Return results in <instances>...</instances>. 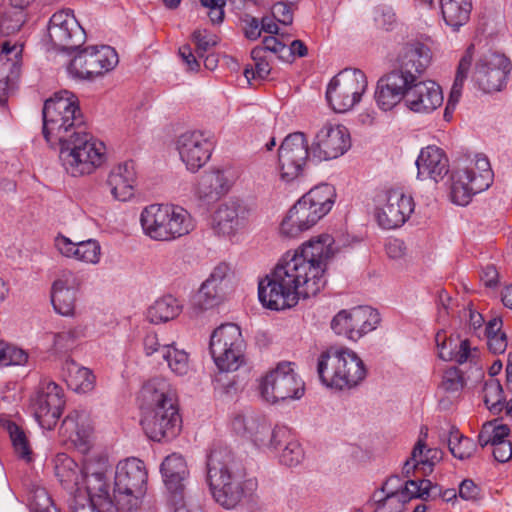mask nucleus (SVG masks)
I'll return each instance as SVG.
<instances>
[{
  "label": "nucleus",
  "instance_id": "c85d7f7f",
  "mask_svg": "<svg viewBox=\"0 0 512 512\" xmlns=\"http://www.w3.org/2000/svg\"><path fill=\"white\" fill-rule=\"evenodd\" d=\"M160 473L168 491V497L181 499L187 493L189 470L182 455L172 453L164 458L160 465Z\"/></svg>",
  "mask_w": 512,
  "mask_h": 512
},
{
  "label": "nucleus",
  "instance_id": "09e8293b",
  "mask_svg": "<svg viewBox=\"0 0 512 512\" xmlns=\"http://www.w3.org/2000/svg\"><path fill=\"white\" fill-rule=\"evenodd\" d=\"M251 57L254 60V66H247L244 70V76L247 81L252 79L264 80L268 77L271 71L269 63L263 59V49L255 47L251 51Z\"/></svg>",
  "mask_w": 512,
  "mask_h": 512
},
{
  "label": "nucleus",
  "instance_id": "f3484780",
  "mask_svg": "<svg viewBox=\"0 0 512 512\" xmlns=\"http://www.w3.org/2000/svg\"><path fill=\"white\" fill-rule=\"evenodd\" d=\"M47 30L51 43L61 50L77 49L86 40L85 30L71 9L55 12L49 20Z\"/></svg>",
  "mask_w": 512,
  "mask_h": 512
},
{
  "label": "nucleus",
  "instance_id": "7ed1b4c3",
  "mask_svg": "<svg viewBox=\"0 0 512 512\" xmlns=\"http://www.w3.org/2000/svg\"><path fill=\"white\" fill-rule=\"evenodd\" d=\"M142 416L140 425L153 441H170L181 431L177 390L165 378L146 381L137 396Z\"/></svg>",
  "mask_w": 512,
  "mask_h": 512
},
{
  "label": "nucleus",
  "instance_id": "338daca9",
  "mask_svg": "<svg viewBox=\"0 0 512 512\" xmlns=\"http://www.w3.org/2000/svg\"><path fill=\"white\" fill-rule=\"evenodd\" d=\"M169 504L174 512H203L199 506L193 505L187 497V493L181 495V499L168 497Z\"/></svg>",
  "mask_w": 512,
  "mask_h": 512
},
{
  "label": "nucleus",
  "instance_id": "4be33fe9",
  "mask_svg": "<svg viewBox=\"0 0 512 512\" xmlns=\"http://www.w3.org/2000/svg\"><path fill=\"white\" fill-rule=\"evenodd\" d=\"M414 201L400 189L387 192L385 202L377 208L376 219L384 229L402 226L414 211Z\"/></svg>",
  "mask_w": 512,
  "mask_h": 512
},
{
  "label": "nucleus",
  "instance_id": "1a4fd4ad",
  "mask_svg": "<svg viewBox=\"0 0 512 512\" xmlns=\"http://www.w3.org/2000/svg\"><path fill=\"white\" fill-rule=\"evenodd\" d=\"M430 48L422 42L406 43L397 57V68L378 80L377 86L400 88L421 78L431 63Z\"/></svg>",
  "mask_w": 512,
  "mask_h": 512
},
{
  "label": "nucleus",
  "instance_id": "cd10ccee",
  "mask_svg": "<svg viewBox=\"0 0 512 512\" xmlns=\"http://www.w3.org/2000/svg\"><path fill=\"white\" fill-rule=\"evenodd\" d=\"M322 216L303 196L288 211L280 224V233L289 238L298 237L303 231L314 226Z\"/></svg>",
  "mask_w": 512,
  "mask_h": 512
},
{
  "label": "nucleus",
  "instance_id": "393cba45",
  "mask_svg": "<svg viewBox=\"0 0 512 512\" xmlns=\"http://www.w3.org/2000/svg\"><path fill=\"white\" fill-rule=\"evenodd\" d=\"M57 252L67 258L87 265H98L102 259V247L97 239L89 238L74 242L69 237L59 233L54 238Z\"/></svg>",
  "mask_w": 512,
  "mask_h": 512
},
{
  "label": "nucleus",
  "instance_id": "0e129e2a",
  "mask_svg": "<svg viewBox=\"0 0 512 512\" xmlns=\"http://www.w3.org/2000/svg\"><path fill=\"white\" fill-rule=\"evenodd\" d=\"M425 449V443L420 439L415 447L412 450L411 453V459L419 463L422 467V469L428 468L429 470H432L433 462L430 461L429 455L432 453V450L428 449L426 453L424 454Z\"/></svg>",
  "mask_w": 512,
  "mask_h": 512
},
{
  "label": "nucleus",
  "instance_id": "b1692460",
  "mask_svg": "<svg viewBox=\"0 0 512 512\" xmlns=\"http://www.w3.org/2000/svg\"><path fill=\"white\" fill-rule=\"evenodd\" d=\"M81 286L80 277L71 270L62 271L53 282L51 301L55 311L62 316L75 314L77 294Z\"/></svg>",
  "mask_w": 512,
  "mask_h": 512
},
{
  "label": "nucleus",
  "instance_id": "a18cd8bd",
  "mask_svg": "<svg viewBox=\"0 0 512 512\" xmlns=\"http://www.w3.org/2000/svg\"><path fill=\"white\" fill-rule=\"evenodd\" d=\"M87 337V328L83 325H77L69 329L63 330L54 335V347L58 351H69L73 349L77 343Z\"/></svg>",
  "mask_w": 512,
  "mask_h": 512
},
{
  "label": "nucleus",
  "instance_id": "473e14b6",
  "mask_svg": "<svg viewBox=\"0 0 512 512\" xmlns=\"http://www.w3.org/2000/svg\"><path fill=\"white\" fill-rule=\"evenodd\" d=\"M474 51H475L474 44H470L467 47L464 54L462 55V57L460 58V61H459V64H458V67L456 70L455 80L451 87L449 98H448V101H447V104L445 107V111H444V118L448 121L452 118V115L456 108V105L458 104L460 97L462 95V89H463L464 82L468 77V74L470 72V69H471V66L473 63Z\"/></svg>",
  "mask_w": 512,
  "mask_h": 512
},
{
  "label": "nucleus",
  "instance_id": "603ef678",
  "mask_svg": "<svg viewBox=\"0 0 512 512\" xmlns=\"http://www.w3.org/2000/svg\"><path fill=\"white\" fill-rule=\"evenodd\" d=\"M376 495H374L375 512H402L405 499H402L399 492H388L379 499H376Z\"/></svg>",
  "mask_w": 512,
  "mask_h": 512
},
{
  "label": "nucleus",
  "instance_id": "f257e3e1",
  "mask_svg": "<svg viewBox=\"0 0 512 512\" xmlns=\"http://www.w3.org/2000/svg\"><path fill=\"white\" fill-rule=\"evenodd\" d=\"M334 239L322 234L287 251L266 278L259 282L258 297L264 307L284 310L300 299L315 296L326 285L325 270L333 256Z\"/></svg>",
  "mask_w": 512,
  "mask_h": 512
},
{
  "label": "nucleus",
  "instance_id": "13d9d810",
  "mask_svg": "<svg viewBox=\"0 0 512 512\" xmlns=\"http://www.w3.org/2000/svg\"><path fill=\"white\" fill-rule=\"evenodd\" d=\"M142 348L146 356L159 354L162 356V348L168 343H161L158 335L154 331H148L142 338Z\"/></svg>",
  "mask_w": 512,
  "mask_h": 512
},
{
  "label": "nucleus",
  "instance_id": "6e6d98bb",
  "mask_svg": "<svg viewBox=\"0 0 512 512\" xmlns=\"http://www.w3.org/2000/svg\"><path fill=\"white\" fill-rule=\"evenodd\" d=\"M443 389L447 392H458L464 387V379L460 370L451 367L444 372L442 383Z\"/></svg>",
  "mask_w": 512,
  "mask_h": 512
},
{
  "label": "nucleus",
  "instance_id": "412c9836",
  "mask_svg": "<svg viewBox=\"0 0 512 512\" xmlns=\"http://www.w3.org/2000/svg\"><path fill=\"white\" fill-rule=\"evenodd\" d=\"M229 267L222 263L216 266L209 277L201 284L192 299V309L198 314L220 305L226 295L229 283Z\"/></svg>",
  "mask_w": 512,
  "mask_h": 512
},
{
  "label": "nucleus",
  "instance_id": "f03ea898",
  "mask_svg": "<svg viewBox=\"0 0 512 512\" xmlns=\"http://www.w3.org/2000/svg\"><path fill=\"white\" fill-rule=\"evenodd\" d=\"M43 135L59 145V159L72 177L93 174L108 161L107 147L83 126L77 97L63 90L47 99L43 107Z\"/></svg>",
  "mask_w": 512,
  "mask_h": 512
},
{
  "label": "nucleus",
  "instance_id": "58836bf2",
  "mask_svg": "<svg viewBox=\"0 0 512 512\" xmlns=\"http://www.w3.org/2000/svg\"><path fill=\"white\" fill-rule=\"evenodd\" d=\"M55 475L66 488H76L80 485L81 470L75 460L65 453L57 454L54 459Z\"/></svg>",
  "mask_w": 512,
  "mask_h": 512
},
{
  "label": "nucleus",
  "instance_id": "39448f33",
  "mask_svg": "<svg viewBox=\"0 0 512 512\" xmlns=\"http://www.w3.org/2000/svg\"><path fill=\"white\" fill-rule=\"evenodd\" d=\"M317 373L326 387L344 390L358 386L366 378L367 369L354 351L330 347L318 357Z\"/></svg>",
  "mask_w": 512,
  "mask_h": 512
},
{
  "label": "nucleus",
  "instance_id": "ea45409f",
  "mask_svg": "<svg viewBox=\"0 0 512 512\" xmlns=\"http://www.w3.org/2000/svg\"><path fill=\"white\" fill-rule=\"evenodd\" d=\"M335 189L330 184H321L303 195V198L324 217L335 202Z\"/></svg>",
  "mask_w": 512,
  "mask_h": 512
},
{
  "label": "nucleus",
  "instance_id": "bf43d9fd",
  "mask_svg": "<svg viewBox=\"0 0 512 512\" xmlns=\"http://www.w3.org/2000/svg\"><path fill=\"white\" fill-rule=\"evenodd\" d=\"M115 489L121 494H128V459L121 460L116 466Z\"/></svg>",
  "mask_w": 512,
  "mask_h": 512
},
{
  "label": "nucleus",
  "instance_id": "5701e85b",
  "mask_svg": "<svg viewBox=\"0 0 512 512\" xmlns=\"http://www.w3.org/2000/svg\"><path fill=\"white\" fill-rule=\"evenodd\" d=\"M177 150L187 169L196 172L209 160L212 143L202 132L189 131L179 136Z\"/></svg>",
  "mask_w": 512,
  "mask_h": 512
},
{
  "label": "nucleus",
  "instance_id": "3c124183",
  "mask_svg": "<svg viewBox=\"0 0 512 512\" xmlns=\"http://www.w3.org/2000/svg\"><path fill=\"white\" fill-rule=\"evenodd\" d=\"M29 505L31 512H60L43 487H37L32 491Z\"/></svg>",
  "mask_w": 512,
  "mask_h": 512
},
{
  "label": "nucleus",
  "instance_id": "052dcab7",
  "mask_svg": "<svg viewBox=\"0 0 512 512\" xmlns=\"http://www.w3.org/2000/svg\"><path fill=\"white\" fill-rule=\"evenodd\" d=\"M243 32L247 39L257 40L262 33L259 19L256 17L245 14L242 18Z\"/></svg>",
  "mask_w": 512,
  "mask_h": 512
},
{
  "label": "nucleus",
  "instance_id": "e2e57ef3",
  "mask_svg": "<svg viewBox=\"0 0 512 512\" xmlns=\"http://www.w3.org/2000/svg\"><path fill=\"white\" fill-rule=\"evenodd\" d=\"M275 34H271L270 36L264 37L262 43L263 46L260 48L263 49V53L265 51H270L279 56V58L284 59L287 51V43L282 42L280 39L274 36Z\"/></svg>",
  "mask_w": 512,
  "mask_h": 512
},
{
  "label": "nucleus",
  "instance_id": "79ce46f5",
  "mask_svg": "<svg viewBox=\"0 0 512 512\" xmlns=\"http://www.w3.org/2000/svg\"><path fill=\"white\" fill-rule=\"evenodd\" d=\"M448 447L451 454L460 460L472 457L477 450L476 443L471 438L460 434L456 426L450 429Z\"/></svg>",
  "mask_w": 512,
  "mask_h": 512
},
{
  "label": "nucleus",
  "instance_id": "4468645a",
  "mask_svg": "<svg viewBox=\"0 0 512 512\" xmlns=\"http://www.w3.org/2000/svg\"><path fill=\"white\" fill-rule=\"evenodd\" d=\"M64 390L57 383L49 380L42 381L32 400V410L35 420L44 430L53 429L65 406Z\"/></svg>",
  "mask_w": 512,
  "mask_h": 512
},
{
  "label": "nucleus",
  "instance_id": "9b49d317",
  "mask_svg": "<svg viewBox=\"0 0 512 512\" xmlns=\"http://www.w3.org/2000/svg\"><path fill=\"white\" fill-rule=\"evenodd\" d=\"M293 366L292 362H280L262 378L260 393L266 402L276 404L298 400L304 395V382Z\"/></svg>",
  "mask_w": 512,
  "mask_h": 512
},
{
  "label": "nucleus",
  "instance_id": "8fccbe9b",
  "mask_svg": "<svg viewBox=\"0 0 512 512\" xmlns=\"http://www.w3.org/2000/svg\"><path fill=\"white\" fill-rule=\"evenodd\" d=\"M282 444H285V447L279 456L280 462L288 467H294L300 464L304 458V451L300 443L290 436L286 440H283Z\"/></svg>",
  "mask_w": 512,
  "mask_h": 512
},
{
  "label": "nucleus",
  "instance_id": "6e6552de",
  "mask_svg": "<svg viewBox=\"0 0 512 512\" xmlns=\"http://www.w3.org/2000/svg\"><path fill=\"white\" fill-rule=\"evenodd\" d=\"M493 172L487 157L477 154L470 164L451 175L450 197L453 203L467 205L472 197L489 188Z\"/></svg>",
  "mask_w": 512,
  "mask_h": 512
},
{
  "label": "nucleus",
  "instance_id": "4d7b16f0",
  "mask_svg": "<svg viewBox=\"0 0 512 512\" xmlns=\"http://www.w3.org/2000/svg\"><path fill=\"white\" fill-rule=\"evenodd\" d=\"M256 418L257 416L252 413L236 414L231 421V427L236 434L247 437L250 429L255 425Z\"/></svg>",
  "mask_w": 512,
  "mask_h": 512
},
{
  "label": "nucleus",
  "instance_id": "5fc2aeb1",
  "mask_svg": "<svg viewBox=\"0 0 512 512\" xmlns=\"http://www.w3.org/2000/svg\"><path fill=\"white\" fill-rule=\"evenodd\" d=\"M373 19L376 27L392 31L397 25V17L392 7L379 5L374 9Z\"/></svg>",
  "mask_w": 512,
  "mask_h": 512
},
{
  "label": "nucleus",
  "instance_id": "9d476101",
  "mask_svg": "<svg viewBox=\"0 0 512 512\" xmlns=\"http://www.w3.org/2000/svg\"><path fill=\"white\" fill-rule=\"evenodd\" d=\"M245 341L234 323L216 328L210 337L209 351L220 371H236L244 361Z\"/></svg>",
  "mask_w": 512,
  "mask_h": 512
},
{
  "label": "nucleus",
  "instance_id": "bb28decb",
  "mask_svg": "<svg viewBox=\"0 0 512 512\" xmlns=\"http://www.w3.org/2000/svg\"><path fill=\"white\" fill-rule=\"evenodd\" d=\"M249 207L241 200L229 199L222 203L214 215V229L218 234L230 236L243 229L250 216Z\"/></svg>",
  "mask_w": 512,
  "mask_h": 512
},
{
  "label": "nucleus",
  "instance_id": "72a5a7b5",
  "mask_svg": "<svg viewBox=\"0 0 512 512\" xmlns=\"http://www.w3.org/2000/svg\"><path fill=\"white\" fill-rule=\"evenodd\" d=\"M63 374L68 387L79 394H86L95 388L96 377L92 370L68 358L63 365Z\"/></svg>",
  "mask_w": 512,
  "mask_h": 512
},
{
  "label": "nucleus",
  "instance_id": "7c9ffc66",
  "mask_svg": "<svg viewBox=\"0 0 512 512\" xmlns=\"http://www.w3.org/2000/svg\"><path fill=\"white\" fill-rule=\"evenodd\" d=\"M148 472L142 460L130 457V512H156V509L145 501L147 492Z\"/></svg>",
  "mask_w": 512,
  "mask_h": 512
},
{
  "label": "nucleus",
  "instance_id": "f8f14e48",
  "mask_svg": "<svg viewBox=\"0 0 512 512\" xmlns=\"http://www.w3.org/2000/svg\"><path fill=\"white\" fill-rule=\"evenodd\" d=\"M367 89V78L358 69H344L329 82L326 99L337 113L351 110Z\"/></svg>",
  "mask_w": 512,
  "mask_h": 512
},
{
  "label": "nucleus",
  "instance_id": "680f3d73",
  "mask_svg": "<svg viewBox=\"0 0 512 512\" xmlns=\"http://www.w3.org/2000/svg\"><path fill=\"white\" fill-rule=\"evenodd\" d=\"M192 39L196 44V52L198 57H203L211 47L216 45L213 38H209L206 30H196L192 34Z\"/></svg>",
  "mask_w": 512,
  "mask_h": 512
},
{
  "label": "nucleus",
  "instance_id": "c756f323",
  "mask_svg": "<svg viewBox=\"0 0 512 512\" xmlns=\"http://www.w3.org/2000/svg\"><path fill=\"white\" fill-rule=\"evenodd\" d=\"M416 166L418 178H430L435 182L442 180L449 172V161L445 152L435 145L421 149Z\"/></svg>",
  "mask_w": 512,
  "mask_h": 512
},
{
  "label": "nucleus",
  "instance_id": "49530a36",
  "mask_svg": "<svg viewBox=\"0 0 512 512\" xmlns=\"http://www.w3.org/2000/svg\"><path fill=\"white\" fill-rule=\"evenodd\" d=\"M484 403L490 412L498 414L503 410L505 397L501 383L497 379H490L485 382Z\"/></svg>",
  "mask_w": 512,
  "mask_h": 512
},
{
  "label": "nucleus",
  "instance_id": "a878e982",
  "mask_svg": "<svg viewBox=\"0 0 512 512\" xmlns=\"http://www.w3.org/2000/svg\"><path fill=\"white\" fill-rule=\"evenodd\" d=\"M60 436L76 449L85 453L89 450L92 437L91 418L85 410H73L62 421Z\"/></svg>",
  "mask_w": 512,
  "mask_h": 512
},
{
  "label": "nucleus",
  "instance_id": "f704fd0d",
  "mask_svg": "<svg viewBox=\"0 0 512 512\" xmlns=\"http://www.w3.org/2000/svg\"><path fill=\"white\" fill-rule=\"evenodd\" d=\"M443 20L453 31L468 23L472 11V0H440Z\"/></svg>",
  "mask_w": 512,
  "mask_h": 512
},
{
  "label": "nucleus",
  "instance_id": "c03bdc74",
  "mask_svg": "<svg viewBox=\"0 0 512 512\" xmlns=\"http://www.w3.org/2000/svg\"><path fill=\"white\" fill-rule=\"evenodd\" d=\"M509 434L510 429L506 424L498 423L497 420L486 422L478 435V443L482 448L488 444L495 446L500 442L509 441L507 439Z\"/></svg>",
  "mask_w": 512,
  "mask_h": 512
},
{
  "label": "nucleus",
  "instance_id": "6ab92c4d",
  "mask_svg": "<svg viewBox=\"0 0 512 512\" xmlns=\"http://www.w3.org/2000/svg\"><path fill=\"white\" fill-rule=\"evenodd\" d=\"M510 70L511 62L508 58L502 54L487 52L478 58L472 79L486 93L500 91Z\"/></svg>",
  "mask_w": 512,
  "mask_h": 512
},
{
  "label": "nucleus",
  "instance_id": "a211bd4d",
  "mask_svg": "<svg viewBox=\"0 0 512 512\" xmlns=\"http://www.w3.org/2000/svg\"><path fill=\"white\" fill-rule=\"evenodd\" d=\"M350 147V134L344 125L325 123L316 133L310 152L318 161H329L342 156Z\"/></svg>",
  "mask_w": 512,
  "mask_h": 512
},
{
  "label": "nucleus",
  "instance_id": "de8ad7c7",
  "mask_svg": "<svg viewBox=\"0 0 512 512\" xmlns=\"http://www.w3.org/2000/svg\"><path fill=\"white\" fill-rule=\"evenodd\" d=\"M8 431L16 455L27 463L31 462L33 453L24 431L15 423L8 425Z\"/></svg>",
  "mask_w": 512,
  "mask_h": 512
},
{
  "label": "nucleus",
  "instance_id": "2eb2a0df",
  "mask_svg": "<svg viewBox=\"0 0 512 512\" xmlns=\"http://www.w3.org/2000/svg\"><path fill=\"white\" fill-rule=\"evenodd\" d=\"M309 154L310 146L304 133L294 132L287 135L278 149L281 179L291 182L302 175Z\"/></svg>",
  "mask_w": 512,
  "mask_h": 512
},
{
  "label": "nucleus",
  "instance_id": "4c0bfd02",
  "mask_svg": "<svg viewBox=\"0 0 512 512\" xmlns=\"http://www.w3.org/2000/svg\"><path fill=\"white\" fill-rule=\"evenodd\" d=\"M436 345L438 347V355L444 361L454 360L458 364H464L473 357L469 341L460 342L458 349L452 348L453 340L447 339L445 332H438L435 336Z\"/></svg>",
  "mask_w": 512,
  "mask_h": 512
},
{
  "label": "nucleus",
  "instance_id": "20e7f679",
  "mask_svg": "<svg viewBox=\"0 0 512 512\" xmlns=\"http://www.w3.org/2000/svg\"><path fill=\"white\" fill-rule=\"evenodd\" d=\"M207 482L213 499L225 509H234L256 485L227 449L212 450L207 458Z\"/></svg>",
  "mask_w": 512,
  "mask_h": 512
},
{
  "label": "nucleus",
  "instance_id": "37998d69",
  "mask_svg": "<svg viewBox=\"0 0 512 512\" xmlns=\"http://www.w3.org/2000/svg\"><path fill=\"white\" fill-rule=\"evenodd\" d=\"M163 360L167 362L169 369L177 376H184L190 370L189 356L182 350L178 349L174 343L165 345L162 348Z\"/></svg>",
  "mask_w": 512,
  "mask_h": 512
},
{
  "label": "nucleus",
  "instance_id": "a19ab883",
  "mask_svg": "<svg viewBox=\"0 0 512 512\" xmlns=\"http://www.w3.org/2000/svg\"><path fill=\"white\" fill-rule=\"evenodd\" d=\"M107 185L115 200L128 199V165L126 162L113 167L108 175Z\"/></svg>",
  "mask_w": 512,
  "mask_h": 512
},
{
  "label": "nucleus",
  "instance_id": "864d4df0",
  "mask_svg": "<svg viewBox=\"0 0 512 512\" xmlns=\"http://www.w3.org/2000/svg\"><path fill=\"white\" fill-rule=\"evenodd\" d=\"M0 366L25 365L28 354L21 348L3 342Z\"/></svg>",
  "mask_w": 512,
  "mask_h": 512
},
{
  "label": "nucleus",
  "instance_id": "aec40b11",
  "mask_svg": "<svg viewBox=\"0 0 512 512\" xmlns=\"http://www.w3.org/2000/svg\"><path fill=\"white\" fill-rule=\"evenodd\" d=\"M107 468V461L104 458L86 459L81 469L80 485L75 489L79 493L85 490L87 500L99 502L114 508V504L109 497L106 479Z\"/></svg>",
  "mask_w": 512,
  "mask_h": 512
},
{
  "label": "nucleus",
  "instance_id": "dca6fc26",
  "mask_svg": "<svg viewBox=\"0 0 512 512\" xmlns=\"http://www.w3.org/2000/svg\"><path fill=\"white\" fill-rule=\"evenodd\" d=\"M380 322L377 310L370 306H358L339 311L331 321V329L338 335L357 341L373 331Z\"/></svg>",
  "mask_w": 512,
  "mask_h": 512
},
{
  "label": "nucleus",
  "instance_id": "2f4dec72",
  "mask_svg": "<svg viewBox=\"0 0 512 512\" xmlns=\"http://www.w3.org/2000/svg\"><path fill=\"white\" fill-rule=\"evenodd\" d=\"M250 430L247 438L259 448L277 450L282 445V441L290 437V430L287 427L272 429L264 417L257 416L255 425Z\"/></svg>",
  "mask_w": 512,
  "mask_h": 512
},
{
  "label": "nucleus",
  "instance_id": "423d86ee",
  "mask_svg": "<svg viewBox=\"0 0 512 512\" xmlns=\"http://www.w3.org/2000/svg\"><path fill=\"white\" fill-rule=\"evenodd\" d=\"M400 88L377 86L375 100L380 109L391 110L401 100L416 113H430L443 103L441 87L432 80H421L400 84Z\"/></svg>",
  "mask_w": 512,
  "mask_h": 512
},
{
  "label": "nucleus",
  "instance_id": "69168bd1",
  "mask_svg": "<svg viewBox=\"0 0 512 512\" xmlns=\"http://www.w3.org/2000/svg\"><path fill=\"white\" fill-rule=\"evenodd\" d=\"M272 15L275 20L283 25H290L293 22V14L289 5L278 2L272 7Z\"/></svg>",
  "mask_w": 512,
  "mask_h": 512
},
{
  "label": "nucleus",
  "instance_id": "c9c22d12",
  "mask_svg": "<svg viewBox=\"0 0 512 512\" xmlns=\"http://www.w3.org/2000/svg\"><path fill=\"white\" fill-rule=\"evenodd\" d=\"M230 184L222 171H212L200 177L197 193L208 202L217 200L229 190Z\"/></svg>",
  "mask_w": 512,
  "mask_h": 512
},
{
  "label": "nucleus",
  "instance_id": "ddd939ff",
  "mask_svg": "<svg viewBox=\"0 0 512 512\" xmlns=\"http://www.w3.org/2000/svg\"><path fill=\"white\" fill-rule=\"evenodd\" d=\"M118 62L114 48L107 45L88 46L73 57L67 72L74 79L92 80L113 70Z\"/></svg>",
  "mask_w": 512,
  "mask_h": 512
},
{
  "label": "nucleus",
  "instance_id": "774afa93",
  "mask_svg": "<svg viewBox=\"0 0 512 512\" xmlns=\"http://www.w3.org/2000/svg\"><path fill=\"white\" fill-rule=\"evenodd\" d=\"M116 507H109L99 502L87 500L86 504H80L75 508V512H114Z\"/></svg>",
  "mask_w": 512,
  "mask_h": 512
},
{
  "label": "nucleus",
  "instance_id": "e433bc0d",
  "mask_svg": "<svg viewBox=\"0 0 512 512\" xmlns=\"http://www.w3.org/2000/svg\"><path fill=\"white\" fill-rule=\"evenodd\" d=\"M181 311L179 300L172 295H165L147 309L146 317L153 324L166 323L178 317Z\"/></svg>",
  "mask_w": 512,
  "mask_h": 512
},
{
  "label": "nucleus",
  "instance_id": "0eeeda50",
  "mask_svg": "<svg viewBox=\"0 0 512 512\" xmlns=\"http://www.w3.org/2000/svg\"><path fill=\"white\" fill-rule=\"evenodd\" d=\"M145 235L156 241H172L189 234L194 229L190 213L173 204H152L140 215Z\"/></svg>",
  "mask_w": 512,
  "mask_h": 512
}]
</instances>
